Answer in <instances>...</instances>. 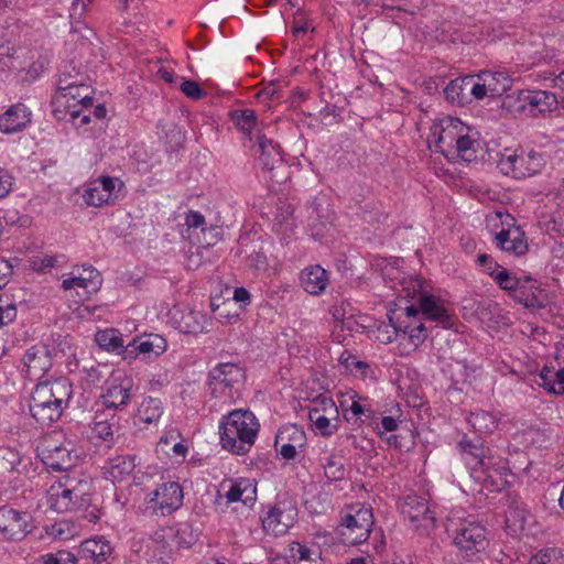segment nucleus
<instances>
[{"label":"nucleus","mask_w":564,"mask_h":564,"mask_svg":"<svg viewBox=\"0 0 564 564\" xmlns=\"http://www.w3.org/2000/svg\"><path fill=\"white\" fill-rule=\"evenodd\" d=\"M470 127L460 119L444 117L430 128L427 142L449 162H474L477 160L478 141L470 135Z\"/></svg>","instance_id":"nucleus-1"},{"label":"nucleus","mask_w":564,"mask_h":564,"mask_svg":"<svg viewBox=\"0 0 564 564\" xmlns=\"http://www.w3.org/2000/svg\"><path fill=\"white\" fill-rule=\"evenodd\" d=\"M260 424L250 410L236 409L223 416L219 435L223 448L236 454H247L254 444Z\"/></svg>","instance_id":"nucleus-2"},{"label":"nucleus","mask_w":564,"mask_h":564,"mask_svg":"<svg viewBox=\"0 0 564 564\" xmlns=\"http://www.w3.org/2000/svg\"><path fill=\"white\" fill-rule=\"evenodd\" d=\"M372 525V509L350 508L349 512L341 516L337 532L345 545H358L368 540Z\"/></svg>","instance_id":"nucleus-3"},{"label":"nucleus","mask_w":564,"mask_h":564,"mask_svg":"<svg viewBox=\"0 0 564 564\" xmlns=\"http://www.w3.org/2000/svg\"><path fill=\"white\" fill-rule=\"evenodd\" d=\"M133 380L122 372H113L106 381L100 395L102 410L118 413L123 411L132 398Z\"/></svg>","instance_id":"nucleus-4"},{"label":"nucleus","mask_w":564,"mask_h":564,"mask_svg":"<svg viewBox=\"0 0 564 564\" xmlns=\"http://www.w3.org/2000/svg\"><path fill=\"white\" fill-rule=\"evenodd\" d=\"M37 456L47 469L57 473L69 470L79 457L70 442L57 443L52 438L44 441Z\"/></svg>","instance_id":"nucleus-5"},{"label":"nucleus","mask_w":564,"mask_h":564,"mask_svg":"<svg viewBox=\"0 0 564 564\" xmlns=\"http://www.w3.org/2000/svg\"><path fill=\"white\" fill-rule=\"evenodd\" d=\"M511 476L507 460L495 456L486 465L474 468L471 471V477L489 492H500L506 489L510 485Z\"/></svg>","instance_id":"nucleus-6"},{"label":"nucleus","mask_w":564,"mask_h":564,"mask_svg":"<svg viewBox=\"0 0 564 564\" xmlns=\"http://www.w3.org/2000/svg\"><path fill=\"white\" fill-rule=\"evenodd\" d=\"M30 512L10 506L0 507V534L9 541H22L34 530Z\"/></svg>","instance_id":"nucleus-7"},{"label":"nucleus","mask_w":564,"mask_h":564,"mask_svg":"<svg viewBox=\"0 0 564 564\" xmlns=\"http://www.w3.org/2000/svg\"><path fill=\"white\" fill-rule=\"evenodd\" d=\"M544 165L543 154L535 151L513 153L502 156L499 161L501 171L505 174H512L517 178L533 176L541 172Z\"/></svg>","instance_id":"nucleus-8"},{"label":"nucleus","mask_w":564,"mask_h":564,"mask_svg":"<svg viewBox=\"0 0 564 564\" xmlns=\"http://www.w3.org/2000/svg\"><path fill=\"white\" fill-rule=\"evenodd\" d=\"M297 509L292 503L276 502L269 506L268 510L260 517L265 533L280 536L285 534L294 524Z\"/></svg>","instance_id":"nucleus-9"},{"label":"nucleus","mask_w":564,"mask_h":564,"mask_svg":"<svg viewBox=\"0 0 564 564\" xmlns=\"http://www.w3.org/2000/svg\"><path fill=\"white\" fill-rule=\"evenodd\" d=\"M454 543L466 556L479 553L488 545L486 529L480 523L464 521L456 530Z\"/></svg>","instance_id":"nucleus-10"},{"label":"nucleus","mask_w":564,"mask_h":564,"mask_svg":"<svg viewBox=\"0 0 564 564\" xmlns=\"http://www.w3.org/2000/svg\"><path fill=\"white\" fill-rule=\"evenodd\" d=\"M121 420L119 413L97 410L89 424L93 436L99 438L107 448H111L120 436Z\"/></svg>","instance_id":"nucleus-11"},{"label":"nucleus","mask_w":564,"mask_h":564,"mask_svg":"<svg viewBox=\"0 0 564 564\" xmlns=\"http://www.w3.org/2000/svg\"><path fill=\"white\" fill-rule=\"evenodd\" d=\"M72 394L70 382L66 378H57L53 381H40L32 392L31 401L40 404H68Z\"/></svg>","instance_id":"nucleus-12"},{"label":"nucleus","mask_w":564,"mask_h":564,"mask_svg":"<svg viewBox=\"0 0 564 564\" xmlns=\"http://www.w3.org/2000/svg\"><path fill=\"white\" fill-rule=\"evenodd\" d=\"M149 502L154 510H160L162 516L171 514L183 502V489L176 481L163 482L154 491L149 494Z\"/></svg>","instance_id":"nucleus-13"},{"label":"nucleus","mask_w":564,"mask_h":564,"mask_svg":"<svg viewBox=\"0 0 564 564\" xmlns=\"http://www.w3.org/2000/svg\"><path fill=\"white\" fill-rule=\"evenodd\" d=\"M400 511L404 519L416 527H434L435 517L434 512L430 510L427 501L416 495H409L400 505Z\"/></svg>","instance_id":"nucleus-14"},{"label":"nucleus","mask_w":564,"mask_h":564,"mask_svg":"<svg viewBox=\"0 0 564 564\" xmlns=\"http://www.w3.org/2000/svg\"><path fill=\"white\" fill-rule=\"evenodd\" d=\"M22 360V371L31 380H41L53 365L48 349L42 345L29 348Z\"/></svg>","instance_id":"nucleus-15"},{"label":"nucleus","mask_w":564,"mask_h":564,"mask_svg":"<svg viewBox=\"0 0 564 564\" xmlns=\"http://www.w3.org/2000/svg\"><path fill=\"white\" fill-rule=\"evenodd\" d=\"M167 347L166 339L159 334H148L133 338L124 348V359L132 360L139 354L149 358L159 357Z\"/></svg>","instance_id":"nucleus-16"},{"label":"nucleus","mask_w":564,"mask_h":564,"mask_svg":"<svg viewBox=\"0 0 564 564\" xmlns=\"http://www.w3.org/2000/svg\"><path fill=\"white\" fill-rule=\"evenodd\" d=\"M241 378V369L235 364H220L209 372V389L212 394L224 393L230 395L235 383Z\"/></svg>","instance_id":"nucleus-17"},{"label":"nucleus","mask_w":564,"mask_h":564,"mask_svg":"<svg viewBox=\"0 0 564 564\" xmlns=\"http://www.w3.org/2000/svg\"><path fill=\"white\" fill-rule=\"evenodd\" d=\"M102 283L101 274L97 269L91 265H83L82 270L77 269L70 272L67 279L62 282L64 290L83 289L87 295L94 294L99 291Z\"/></svg>","instance_id":"nucleus-18"},{"label":"nucleus","mask_w":564,"mask_h":564,"mask_svg":"<svg viewBox=\"0 0 564 564\" xmlns=\"http://www.w3.org/2000/svg\"><path fill=\"white\" fill-rule=\"evenodd\" d=\"M167 528L156 530L147 544L143 557L147 562L158 561L167 563L177 551L173 541L166 540Z\"/></svg>","instance_id":"nucleus-19"},{"label":"nucleus","mask_w":564,"mask_h":564,"mask_svg":"<svg viewBox=\"0 0 564 564\" xmlns=\"http://www.w3.org/2000/svg\"><path fill=\"white\" fill-rule=\"evenodd\" d=\"M64 490L65 485L62 481L50 487L46 495V503L50 509L64 513L80 511L85 506H90L87 501L77 500L74 495H64Z\"/></svg>","instance_id":"nucleus-20"},{"label":"nucleus","mask_w":564,"mask_h":564,"mask_svg":"<svg viewBox=\"0 0 564 564\" xmlns=\"http://www.w3.org/2000/svg\"><path fill=\"white\" fill-rule=\"evenodd\" d=\"M522 96L525 104V115L530 117H538L545 115L557 107V98L553 93L539 89H524Z\"/></svg>","instance_id":"nucleus-21"},{"label":"nucleus","mask_w":564,"mask_h":564,"mask_svg":"<svg viewBox=\"0 0 564 564\" xmlns=\"http://www.w3.org/2000/svg\"><path fill=\"white\" fill-rule=\"evenodd\" d=\"M458 449L469 466L470 473L474 471V468L486 465L494 457L480 438L469 440L466 435L458 442Z\"/></svg>","instance_id":"nucleus-22"},{"label":"nucleus","mask_w":564,"mask_h":564,"mask_svg":"<svg viewBox=\"0 0 564 564\" xmlns=\"http://www.w3.org/2000/svg\"><path fill=\"white\" fill-rule=\"evenodd\" d=\"M252 148H257V151L260 153L258 160L263 170L273 171L282 165L283 160L280 145L272 139L267 138L265 134L258 132Z\"/></svg>","instance_id":"nucleus-23"},{"label":"nucleus","mask_w":564,"mask_h":564,"mask_svg":"<svg viewBox=\"0 0 564 564\" xmlns=\"http://www.w3.org/2000/svg\"><path fill=\"white\" fill-rule=\"evenodd\" d=\"M495 241L499 249L517 257L525 254L529 249L524 232L520 227L516 226L513 228L502 229L496 235Z\"/></svg>","instance_id":"nucleus-24"},{"label":"nucleus","mask_w":564,"mask_h":564,"mask_svg":"<svg viewBox=\"0 0 564 564\" xmlns=\"http://www.w3.org/2000/svg\"><path fill=\"white\" fill-rule=\"evenodd\" d=\"M31 121V112L23 104L11 106L4 113L0 116V132L14 133L23 130Z\"/></svg>","instance_id":"nucleus-25"},{"label":"nucleus","mask_w":564,"mask_h":564,"mask_svg":"<svg viewBox=\"0 0 564 564\" xmlns=\"http://www.w3.org/2000/svg\"><path fill=\"white\" fill-rule=\"evenodd\" d=\"M321 408H313L308 411V419L315 425L316 430L323 436H330L337 431V425L332 424L330 420L322 412L338 414L337 406L332 398L323 397L319 402Z\"/></svg>","instance_id":"nucleus-26"},{"label":"nucleus","mask_w":564,"mask_h":564,"mask_svg":"<svg viewBox=\"0 0 564 564\" xmlns=\"http://www.w3.org/2000/svg\"><path fill=\"white\" fill-rule=\"evenodd\" d=\"M135 468V456L134 455H117L116 457L109 458L106 465L102 467L104 476L106 479L116 481H122L130 477Z\"/></svg>","instance_id":"nucleus-27"},{"label":"nucleus","mask_w":564,"mask_h":564,"mask_svg":"<svg viewBox=\"0 0 564 564\" xmlns=\"http://www.w3.org/2000/svg\"><path fill=\"white\" fill-rule=\"evenodd\" d=\"M512 293L510 294L519 304L527 308H542L544 303L539 299L540 289L536 281L531 276L523 275Z\"/></svg>","instance_id":"nucleus-28"},{"label":"nucleus","mask_w":564,"mask_h":564,"mask_svg":"<svg viewBox=\"0 0 564 564\" xmlns=\"http://www.w3.org/2000/svg\"><path fill=\"white\" fill-rule=\"evenodd\" d=\"M300 281L307 293L319 295L329 283L328 272L318 264L310 265L301 272Z\"/></svg>","instance_id":"nucleus-29"},{"label":"nucleus","mask_w":564,"mask_h":564,"mask_svg":"<svg viewBox=\"0 0 564 564\" xmlns=\"http://www.w3.org/2000/svg\"><path fill=\"white\" fill-rule=\"evenodd\" d=\"M421 314L427 318L437 322L445 328L453 326V315L449 314L441 302L432 294H422L419 299Z\"/></svg>","instance_id":"nucleus-30"},{"label":"nucleus","mask_w":564,"mask_h":564,"mask_svg":"<svg viewBox=\"0 0 564 564\" xmlns=\"http://www.w3.org/2000/svg\"><path fill=\"white\" fill-rule=\"evenodd\" d=\"M176 323L181 333L193 335L208 333L213 324L205 314L194 310L181 312L180 319Z\"/></svg>","instance_id":"nucleus-31"},{"label":"nucleus","mask_w":564,"mask_h":564,"mask_svg":"<svg viewBox=\"0 0 564 564\" xmlns=\"http://www.w3.org/2000/svg\"><path fill=\"white\" fill-rule=\"evenodd\" d=\"M87 75L83 70L82 65L76 64L74 61H67L59 67L57 79V93L74 89L76 85L84 84L87 80Z\"/></svg>","instance_id":"nucleus-32"},{"label":"nucleus","mask_w":564,"mask_h":564,"mask_svg":"<svg viewBox=\"0 0 564 564\" xmlns=\"http://www.w3.org/2000/svg\"><path fill=\"white\" fill-rule=\"evenodd\" d=\"M79 552L84 558L93 560L96 564H102L112 553V547L104 538H93L82 542Z\"/></svg>","instance_id":"nucleus-33"},{"label":"nucleus","mask_w":564,"mask_h":564,"mask_svg":"<svg viewBox=\"0 0 564 564\" xmlns=\"http://www.w3.org/2000/svg\"><path fill=\"white\" fill-rule=\"evenodd\" d=\"M166 528V540L173 541L177 551L182 547H191L199 536V531L194 529L189 522H180Z\"/></svg>","instance_id":"nucleus-34"},{"label":"nucleus","mask_w":564,"mask_h":564,"mask_svg":"<svg viewBox=\"0 0 564 564\" xmlns=\"http://www.w3.org/2000/svg\"><path fill=\"white\" fill-rule=\"evenodd\" d=\"M93 89L89 85L84 84L76 85L74 89H66L58 93L57 99H65V106L70 109H76L77 105L87 109L93 106Z\"/></svg>","instance_id":"nucleus-35"},{"label":"nucleus","mask_w":564,"mask_h":564,"mask_svg":"<svg viewBox=\"0 0 564 564\" xmlns=\"http://www.w3.org/2000/svg\"><path fill=\"white\" fill-rule=\"evenodd\" d=\"M235 127L252 142V132L258 126V117L253 109H235L228 113Z\"/></svg>","instance_id":"nucleus-36"},{"label":"nucleus","mask_w":564,"mask_h":564,"mask_svg":"<svg viewBox=\"0 0 564 564\" xmlns=\"http://www.w3.org/2000/svg\"><path fill=\"white\" fill-rule=\"evenodd\" d=\"M67 404L57 403H45L40 404L37 402L30 403L31 415L42 425H50L56 422L63 414L64 409Z\"/></svg>","instance_id":"nucleus-37"},{"label":"nucleus","mask_w":564,"mask_h":564,"mask_svg":"<svg viewBox=\"0 0 564 564\" xmlns=\"http://www.w3.org/2000/svg\"><path fill=\"white\" fill-rule=\"evenodd\" d=\"M288 564H321V551L311 549L300 542H292L289 546Z\"/></svg>","instance_id":"nucleus-38"},{"label":"nucleus","mask_w":564,"mask_h":564,"mask_svg":"<svg viewBox=\"0 0 564 564\" xmlns=\"http://www.w3.org/2000/svg\"><path fill=\"white\" fill-rule=\"evenodd\" d=\"M470 79H468V75L457 77L451 80L447 86L444 88V95L446 100L452 104H457L459 106H465L468 104V84Z\"/></svg>","instance_id":"nucleus-39"},{"label":"nucleus","mask_w":564,"mask_h":564,"mask_svg":"<svg viewBox=\"0 0 564 564\" xmlns=\"http://www.w3.org/2000/svg\"><path fill=\"white\" fill-rule=\"evenodd\" d=\"M280 444H292L295 446H306V434L304 430L296 424H288L279 429L274 447L278 449Z\"/></svg>","instance_id":"nucleus-40"},{"label":"nucleus","mask_w":564,"mask_h":564,"mask_svg":"<svg viewBox=\"0 0 564 564\" xmlns=\"http://www.w3.org/2000/svg\"><path fill=\"white\" fill-rule=\"evenodd\" d=\"M64 495H74L77 500L87 501L90 503L93 484L87 478H75L67 476L65 479Z\"/></svg>","instance_id":"nucleus-41"},{"label":"nucleus","mask_w":564,"mask_h":564,"mask_svg":"<svg viewBox=\"0 0 564 564\" xmlns=\"http://www.w3.org/2000/svg\"><path fill=\"white\" fill-rule=\"evenodd\" d=\"M467 421L474 431L480 434L492 433L498 426L496 416L492 413L482 410L471 412Z\"/></svg>","instance_id":"nucleus-42"},{"label":"nucleus","mask_w":564,"mask_h":564,"mask_svg":"<svg viewBox=\"0 0 564 564\" xmlns=\"http://www.w3.org/2000/svg\"><path fill=\"white\" fill-rule=\"evenodd\" d=\"M96 343L101 349L107 351H116L124 358L123 339L116 329L99 330L96 334Z\"/></svg>","instance_id":"nucleus-43"},{"label":"nucleus","mask_w":564,"mask_h":564,"mask_svg":"<svg viewBox=\"0 0 564 564\" xmlns=\"http://www.w3.org/2000/svg\"><path fill=\"white\" fill-rule=\"evenodd\" d=\"M163 413L162 401L158 398L147 397L138 408V416L144 423L156 422Z\"/></svg>","instance_id":"nucleus-44"},{"label":"nucleus","mask_w":564,"mask_h":564,"mask_svg":"<svg viewBox=\"0 0 564 564\" xmlns=\"http://www.w3.org/2000/svg\"><path fill=\"white\" fill-rule=\"evenodd\" d=\"M401 335L408 337L413 347H419L427 338V329L422 319L405 322L401 321Z\"/></svg>","instance_id":"nucleus-45"},{"label":"nucleus","mask_w":564,"mask_h":564,"mask_svg":"<svg viewBox=\"0 0 564 564\" xmlns=\"http://www.w3.org/2000/svg\"><path fill=\"white\" fill-rule=\"evenodd\" d=\"M484 76L492 95H502L511 89L512 79L505 70L485 72Z\"/></svg>","instance_id":"nucleus-46"},{"label":"nucleus","mask_w":564,"mask_h":564,"mask_svg":"<svg viewBox=\"0 0 564 564\" xmlns=\"http://www.w3.org/2000/svg\"><path fill=\"white\" fill-rule=\"evenodd\" d=\"M388 319L389 323H381L375 332L376 339L382 344L392 343L401 335V321H394L392 314H388Z\"/></svg>","instance_id":"nucleus-47"},{"label":"nucleus","mask_w":564,"mask_h":564,"mask_svg":"<svg viewBox=\"0 0 564 564\" xmlns=\"http://www.w3.org/2000/svg\"><path fill=\"white\" fill-rule=\"evenodd\" d=\"M524 89L506 94L501 99V108L511 115H525V99L522 96Z\"/></svg>","instance_id":"nucleus-48"},{"label":"nucleus","mask_w":564,"mask_h":564,"mask_svg":"<svg viewBox=\"0 0 564 564\" xmlns=\"http://www.w3.org/2000/svg\"><path fill=\"white\" fill-rule=\"evenodd\" d=\"M21 463L20 453L9 446L0 447V475L13 471Z\"/></svg>","instance_id":"nucleus-49"},{"label":"nucleus","mask_w":564,"mask_h":564,"mask_svg":"<svg viewBox=\"0 0 564 564\" xmlns=\"http://www.w3.org/2000/svg\"><path fill=\"white\" fill-rule=\"evenodd\" d=\"M324 474L329 481H340L346 477V468L341 457L332 455L324 464Z\"/></svg>","instance_id":"nucleus-50"},{"label":"nucleus","mask_w":564,"mask_h":564,"mask_svg":"<svg viewBox=\"0 0 564 564\" xmlns=\"http://www.w3.org/2000/svg\"><path fill=\"white\" fill-rule=\"evenodd\" d=\"M530 564H564V554L558 547H547L533 555Z\"/></svg>","instance_id":"nucleus-51"},{"label":"nucleus","mask_w":564,"mask_h":564,"mask_svg":"<svg viewBox=\"0 0 564 564\" xmlns=\"http://www.w3.org/2000/svg\"><path fill=\"white\" fill-rule=\"evenodd\" d=\"M85 203L89 206L101 207L105 204H110V196L101 192V188L93 181L83 194Z\"/></svg>","instance_id":"nucleus-52"},{"label":"nucleus","mask_w":564,"mask_h":564,"mask_svg":"<svg viewBox=\"0 0 564 564\" xmlns=\"http://www.w3.org/2000/svg\"><path fill=\"white\" fill-rule=\"evenodd\" d=\"M522 276H517L512 274L509 270L501 268L494 276V281L498 284V286L501 290L508 291L509 294L512 293L514 288L522 283L521 280Z\"/></svg>","instance_id":"nucleus-53"},{"label":"nucleus","mask_w":564,"mask_h":564,"mask_svg":"<svg viewBox=\"0 0 564 564\" xmlns=\"http://www.w3.org/2000/svg\"><path fill=\"white\" fill-rule=\"evenodd\" d=\"M43 564H77L76 556L67 551L59 550L55 553H48L42 556Z\"/></svg>","instance_id":"nucleus-54"},{"label":"nucleus","mask_w":564,"mask_h":564,"mask_svg":"<svg viewBox=\"0 0 564 564\" xmlns=\"http://www.w3.org/2000/svg\"><path fill=\"white\" fill-rule=\"evenodd\" d=\"M468 79L470 83L468 84V104L471 102L473 98L482 99L487 95L488 83L484 80V83H479L476 80L474 75H468Z\"/></svg>","instance_id":"nucleus-55"},{"label":"nucleus","mask_w":564,"mask_h":564,"mask_svg":"<svg viewBox=\"0 0 564 564\" xmlns=\"http://www.w3.org/2000/svg\"><path fill=\"white\" fill-rule=\"evenodd\" d=\"M180 88L188 98L194 100L202 99L207 95L196 82L191 79H183Z\"/></svg>","instance_id":"nucleus-56"},{"label":"nucleus","mask_w":564,"mask_h":564,"mask_svg":"<svg viewBox=\"0 0 564 564\" xmlns=\"http://www.w3.org/2000/svg\"><path fill=\"white\" fill-rule=\"evenodd\" d=\"M242 503L251 508L257 500V485L254 480L242 478Z\"/></svg>","instance_id":"nucleus-57"},{"label":"nucleus","mask_w":564,"mask_h":564,"mask_svg":"<svg viewBox=\"0 0 564 564\" xmlns=\"http://www.w3.org/2000/svg\"><path fill=\"white\" fill-rule=\"evenodd\" d=\"M477 263L482 267L485 272L491 278L502 268L491 256L486 253H481L477 257Z\"/></svg>","instance_id":"nucleus-58"},{"label":"nucleus","mask_w":564,"mask_h":564,"mask_svg":"<svg viewBox=\"0 0 564 564\" xmlns=\"http://www.w3.org/2000/svg\"><path fill=\"white\" fill-rule=\"evenodd\" d=\"M57 264V257L56 256H48L46 254L43 258H34L31 261V267L33 270L39 272H45L51 270Z\"/></svg>","instance_id":"nucleus-59"},{"label":"nucleus","mask_w":564,"mask_h":564,"mask_svg":"<svg viewBox=\"0 0 564 564\" xmlns=\"http://www.w3.org/2000/svg\"><path fill=\"white\" fill-rule=\"evenodd\" d=\"M17 317V306L13 303H0V327L13 322Z\"/></svg>","instance_id":"nucleus-60"},{"label":"nucleus","mask_w":564,"mask_h":564,"mask_svg":"<svg viewBox=\"0 0 564 564\" xmlns=\"http://www.w3.org/2000/svg\"><path fill=\"white\" fill-rule=\"evenodd\" d=\"M116 181L117 180L111 176H101L95 180L96 184L101 188V192L110 196L111 202L117 198V195H115Z\"/></svg>","instance_id":"nucleus-61"},{"label":"nucleus","mask_w":564,"mask_h":564,"mask_svg":"<svg viewBox=\"0 0 564 564\" xmlns=\"http://www.w3.org/2000/svg\"><path fill=\"white\" fill-rule=\"evenodd\" d=\"M305 446H295L292 444H280L278 449H275L282 458L286 460L294 459L299 453L304 452Z\"/></svg>","instance_id":"nucleus-62"},{"label":"nucleus","mask_w":564,"mask_h":564,"mask_svg":"<svg viewBox=\"0 0 564 564\" xmlns=\"http://www.w3.org/2000/svg\"><path fill=\"white\" fill-rule=\"evenodd\" d=\"M242 491H243V485H242V478L238 479L237 481L232 482L225 494L227 500L229 502H242Z\"/></svg>","instance_id":"nucleus-63"},{"label":"nucleus","mask_w":564,"mask_h":564,"mask_svg":"<svg viewBox=\"0 0 564 564\" xmlns=\"http://www.w3.org/2000/svg\"><path fill=\"white\" fill-rule=\"evenodd\" d=\"M554 377L553 383L549 388V392L556 395L564 394V368L558 369Z\"/></svg>","instance_id":"nucleus-64"}]
</instances>
